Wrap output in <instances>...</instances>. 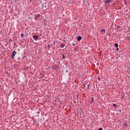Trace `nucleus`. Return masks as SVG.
I'll use <instances>...</instances> for the list:
<instances>
[{
    "instance_id": "nucleus-4",
    "label": "nucleus",
    "mask_w": 130,
    "mask_h": 130,
    "mask_svg": "<svg viewBox=\"0 0 130 130\" xmlns=\"http://www.w3.org/2000/svg\"><path fill=\"white\" fill-rule=\"evenodd\" d=\"M16 55V52L15 51H14L12 52V57H15V56Z\"/></svg>"
},
{
    "instance_id": "nucleus-9",
    "label": "nucleus",
    "mask_w": 130,
    "mask_h": 130,
    "mask_svg": "<svg viewBox=\"0 0 130 130\" xmlns=\"http://www.w3.org/2000/svg\"><path fill=\"white\" fill-rule=\"evenodd\" d=\"M115 47H118V44H117V43H115Z\"/></svg>"
},
{
    "instance_id": "nucleus-1",
    "label": "nucleus",
    "mask_w": 130,
    "mask_h": 130,
    "mask_svg": "<svg viewBox=\"0 0 130 130\" xmlns=\"http://www.w3.org/2000/svg\"><path fill=\"white\" fill-rule=\"evenodd\" d=\"M39 18H40V14H38V15H36V16L35 17V20H38V19H39Z\"/></svg>"
},
{
    "instance_id": "nucleus-12",
    "label": "nucleus",
    "mask_w": 130,
    "mask_h": 130,
    "mask_svg": "<svg viewBox=\"0 0 130 130\" xmlns=\"http://www.w3.org/2000/svg\"><path fill=\"white\" fill-rule=\"evenodd\" d=\"M48 48L49 49V48H50V45H48Z\"/></svg>"
},
{
    "instance_id": "nucleus-17",
    "label": "nucleus",
    "mask_w": 130,
    "mask_h": 130,
    "mask_svg": "<svg viewBox=\"0 0 130 130\" xmlns=\"http://www.w3.org/2000/svg\"><path fill=\"white\" fill-rule=\"evenodd\" d=\"M77 98H79V95H77Z\"/></svg>"
},
{
    "instance_id": "nucleus-16",
    "label": "nucleus",
    "mask_w": 130,
    "mask_h": 130,
    "mask_svg": "<svg viewBox=\"0 0 130 130\" xmlns=\"http://www.w3.org/2000/svg\"><path fill=\"white\" fill-rule=\"evenodd\" d=\"M53 43H54V44H55V41H54Z\"/></svg>"
},
{
    "instance_id": "nucleus-11",
    "label": "nucleus",
    "mask_w": 130,
    "mask_h": 130,
    "mask_svg": "<svg viewBox=\"0 0 130 130\" xmlns=\"http://www.w3.org/2000/svg\"><path fill=\"white\" fill-rule=\"evenodd\" d=\"M113 106H114V107H116V104H113Z\"/></svg>"
},
{
    "instance_id": "nucleus-5",
    "label": "nucleus",
    "mask_w": 130,
    "mask_h": 130,
    "mask_svg": "<svg viewBox=\"0 0 130 130\" xmlns=\"http://www.w3.org/2000/svg\"><path fill=\"white\" fill-rule=\"evenodd\" d=\"M81 40H82V37L81 36H78V38H77V40H78V41H80Z\"/></svg>"
},
{
    "instance_id": "nucleus-7",
    "label": "nucleus",
    "mask_w": 130,
    "mask_h": 130,
    "mask_svg": "<svg viewBox=\"0 0 130 130\" xmlns=\"http://www.w3.org/2000/svg\"><path fill=\"white\" fill-rule=\"evenodd\" d=\"M90 102H91V103H92V102H94V98H91Z\"/></svg>"
},
{
    "instance_id": "nucleus-20",
    "label": "nucleus",
    "mask_w": 130,
    "mask_h": 130,
    "mask_svg": "<svg viewBox=\"0 0 130 130\" xmlns=\"http://www.w3.org/2000/svg\"><path fill=\"white\" fill-rule=\"evenodd\" d=\"M87 87H89V84H88V85H87Z\"/></svg>"
},
{
    "instance_id": "nucleus-22",
    "label": "nucleus",
    "mask_w": 130,
    "mask_h": 130,
    "mask_svg": "<svg viewBox=\"0 0 130 130\" xmlns=\"http://www.w3.org/2000/svg\"><path fill=\"white\" fill-rule=\"evenodd\" d=\"M129 74H130V73H129Z\"/></svg>"
},
{
    "instance_id": "nucleus-19",
    "label": "nucleus",
    "mask_w": 130,
    "mask_h": 130,
    "mask_svg": "<svg viewBox=\"0 0 130 130\" xmlns=\"http://www.w3.org/2000/svg\"><path fill=\"white\" fill-rule=\"evenodd\" d=\"M100 77H99V78H98V80H100Z\"/></svg>"
},
{
    "instance_id": "nucleus-14",
    "label": "nucleus",
    "mask_w": 130,
    "mask_h": 130,
    "mask_svg": "<svg viewBox=\"0 0 130 130\" xmlns=\"http://www.w3.org/2000/svg\"><path fill=\"white\" fill-rule=\"evenodd\" d=\"M116 50H117V51H118V50H119V49H118V48H117L116 49Z\"/></svg>"
},
{
    "instance_id": "nucleus-18",
    "label": "nucleus",
    "mask_w": 130,
    "mask_h": 130,
    "mask_svg": "<svg viewBox=\"0 0 130 130\" xmlns=\"http://www.w3.org/2000/svg\"><path fill=\"white\" fill-rule=\"evenodd\" d=\"M40 36H42V34H40Z\"/></svg>"
},
{
    "instance_id": "nucleus-13",
    "label": "nucleus",
    "mask_w": 130,
    "mask_h": 130,
    "mask_svg": "<svg viewBox=\"0 0 130 130\" xmlns=\"http://www.w3.org/2000/svg\"><path fill=\"white\" fill-rule=\"evenodd\" d=\"M62 55L63 58H66V57L64 56V55Z\"/></svg>"
},
{
    "instance_id": "nucleus-6",
    "label": "nucleus",
    "mask_w": 130,
    "mask_h": 130,
    "mask_svg": "<svg viewBox=\"0 0 130 130\" xmlns=\"http://www.w3.org/2000/svg\"><path fill=\"white\" fill-rule=\"evenodd\" d=\"M65 45H64V44H60V47L61 48H63V47H64Z\"/></svg>"
},
{
    "instance_id": "nucleus-2",
    "label": "nucleus",
    "mask_w": 130,
    "mask_h": 130,
    "mask_svg": "<svg viewBox=\"0 0 130 130\" xmlns=\"http://www.w3.org/2000/svg\"><path fill=\"white\" fill-rule=\"evenodd\" d=\"M112 1L113 0H106V3L108 4H111V3H112Z\"/></svg>"
},
{
    "instance_id": "nucleus-8",
    "label": "nucleus",
    "mask_w": 130,
    "mask_h": 130,
    "mask_svg": "<svg viewBox=\"0 0 130 130\" xmlns=\"http://www.w3.org/2000/svg\"><path fill=\"white\" fill-rule=\"evenodd\" d=\"M101 32H106V30H105V29H101Z\"/></svg>"
},
{
    "instance_id": "nucleus-21",
    "label": "nucleus",
    "mask_w": 130,
    "mask_h": 130,
    "mask_svg": "<svg viewBox=\"0 0 130 130\" xmlns=\"http://www.w3.org/2000/svg\"><path fill=\"white\" fill-rule=\"evenodd\" d=\"M30 2H32V0H30Z\"/></svg>"
},
{
    "instance_id": "nucleus-3",
    "label": "nucleus",
    "mask_w": 130,
    "mask_h": 130,
    "mask_svg": "<svg viewBox=\"0 0 130 130\" xmlns=\"http://www.w3.org/2000/svg\"><path fill=\"white\" fill-rule=\"evenodd\" d=\"M33 38H34V39L36 40V39H38L39 37H38V35H35L33 36Z\"/></svg>"
},
{
    "instance_id": "nucleus-10",
    "label": "nucleus",
    "mask_w": 130,
    "mask_h": 130,
    "mask_svg": "<svg viewBox=\"0 0 130 130\" xmlns=\"http://www.w3.org/2000/svg\"><path fill=\"white\" fill-rule=\"evenodd\" d=\"M20 36H21V38H24V34H21L20 35Z\"/></svg>"
},
{
    "instance_id": "nucleus-15",
    "label": "nucleus",
    "mask_w": 130,
    "mask_h": 130,
    "mask_svg": "<svg viewBox=\"0 0 130 130\" xmlns=\"http://www.w3.org/2000/svg\"><path fill=\"white\" fill-rule=\"evenodd\" d=\"M72 44H73V46H75V44L74 43H72Z\"/></svg>"
}]
</instances>
